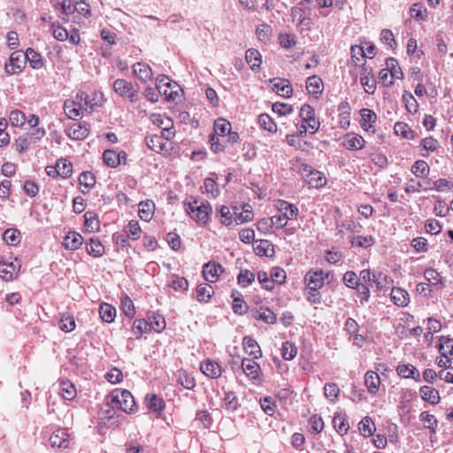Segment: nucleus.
I'll return each mask as SVG.
<instances>
[{
  "label": "nucleus",
  "instance_id": "nucleus-43",
  "mask_svg": "<svg viewBox=\"0 0 453 453\" xmlns=\"http://www.w3.org/2000/svg\"><path fill=\"white\" fill-rule=\"evenodd\" d=\"M254 250L258 256L270 257L274 252L273 245L267 240H261L258 244L254 247Z\"/></svg>",
  "mask_w": 453,
  "mask_h": 453
},
{
  "label": "nucleus",
  "instance_id": "nucleus-56",
  "mask_svg": "<svg viewBox=\"0 0 453 453\" xmlns=\"http://www.w3.org/2000/svg\"><path fill=\"white\" fill-rule=\"evenodd\" d=\"M174 290L186 291L188 288V282L184 277H180L176 274L172 275L170 285Z\"/></svg>",
  "mask_w": 453,
  "mask_h": 453
},
{
  "label": "nucleus",
  "instance_id": "nucleus-53",
  "mask_svg": "<svg viewBox=\"0 0 453 453\" xmlns=\"http://www.w3.org/2000/svg\"><path fill=\"white\" fill-rule=\"evenodd\" d=\"M297 354V348L295 344L286 342L281 348V356L285 360H292Z\"/></svg>",
  "mask_w": 453,
  "mask_h": 453
},
{
  "label": "nucleus",
  "instance_id": "nucleus-23",
  "mask_svg": "<svg viewBox=\"0 0 453 453\" xmlns=\"http://www.w3.org/2000/svg\"><path fill=\"white\" fill-rule=\"evenodd\" d=\"M195 214H192L191 218L196 222L205 224L208 220L209 214L211 212V207L209 203H201L199 207H196Z\"/></svg>",
  "mask_w": 453,
  "mask_h": 453
},
{
  "label": "nucleus",
  "instance_id": "nucleus-6",
  "mask_svg": "<svg viewBox=\"0 0 453 453\" xmlns=\"http://www.w3.org/2000/svg\"><path fill=\"white\" fill-rule=\"evenodd\" d=\"M25 60V54L19 51L13 52L9 58V64L5 65V72L9 74L20 73L24 67Z\"/></svg>",
  "mask_w": 453,
  "mask_h": 453
},
{
  "label": "nucleus",
  "instance_id": "nucleus-37",
  "mask_svg": "<svg viewBox=\"0 0 453 453\" xmlns=\"http://www.w3.org/2000/svg\"><path fill=\"white\" fill-rule=\"evenodd\" d=\"M58 175L62 178H68L73 173V165L65 158H60L56 163Z\"/></svg>",
  "mask_w": 453,
  "mask_h": 453
},
{
  "label": "nucleus",
  "instance_id": "nucleus-38",
  "mask_svg": "<svg viewBox=\"0 0 453 453\" xmlns=\"http://www.w3.org/2000/svg\"><path fill=\"white\" fill-rule=\"evenodd\" d=\"M253 219V211L252 207L249 203H245L242 206V211L237 213L234 211V221L237 224H242L245 222H249Z\"/></svg>",
  "mask_w": 453,
  "mask_h": 453
},
{
  "label": "nucleus",
  "instance_id": "nucleus-52",
  "mask_svg": "<svg viewBox=\"0 0 453 453\" xmlns=\"http://www.w3.org/2000/svg\"><path fill=\"white\" fill-rule=\"evenodd\" d=\"M178 382L187 389H192L196 386L194 377L185 371L179 372Z\"/></svg>",
  "mask_w": 453,
  "mask_h": 453
},
{
  "label": "nucleus",
  "instance_id": "nucleus-31",
  "mask_svg": "<svg viewBox=\"0 0 453 453\" xmlns=\"http://www.w3.org/2000/svg\"><path fill=\"white\" fill-rule=\"evenodd\" d=\"M387 68L388 69L390 73V76L392 80L397 79V80H403L404 75L403 73L397 62V60L394 58H389L386 61Z\"/></svg>",
  "mask_w": 453,
  "mask_h": 453
},
{
  "label": "nucleus",
  "instance_id": "nucleus-15",
  "mask_svg": "<svg viewBox=\"0 0 453 453\" xmlns=\"http://www.w3.org/2000/svg\"><path fill=\"white\" fill-rule=\"evenodd\" d=\"M278 210L280 213L282 214L283 219H296L298 215V209L297 207L293 204L289 203L287 201L280 200L278 202Z\"/></svg>",
  "mask_w": 453,
  "mask_h": 453
},
{
  "label": "nucleus",
  "instance_id": "nucleus-11",
  "mask_svg": "<svg viewBox=\"0 0 453 453\" xmlns=\"http://www.w3.org/2000/svg\"><path fill=\"white\" fill-rule=\"evenodd\" d=\"M133 73L143 83L152 81V69L150 66L143 62H137L133 65Z\"/></svg>",
  "mask_w": 453,
  "mask_h": 453
},
{
  "label": "nucleus",
  "instance_id": "nucleus-25",
  "mask_svg": "<svg viewBox=\"0 0 453 453\" xmlns=\"http://www.w3.org/2000/svg\"><path fill=\"white\" fill-rule=\"evenodd\" d=\"M25 58L29 62L34 69H40L43 66V59L40 53L32 48H27L25 52Z\"/></svg>",
  "mask_w": 453,
  "mask_h": 453
},
{
  "label": "nucleus",
  "instance_id": "nucleus-50",
  "mask_svg": "<svg viewBox=\"0 0 453 453\" xmlns=\"http://www.w3.org/2000/svg\"><path fill=\"white\" fill-rule=\"evenodd\" d=\"M59 328L64 331L70 333L75 328V320L73 316L64 314L59 320Z\"/></svg>",
  "mask_w": 453,
  "mask_h": 453
},
{
  "label": "nucleus",
  "instance_id": "nucleus-55",
  "mask_svg": "<svg viewBox=\"0 0 453 453\" xmlns=\"http://www.w3.org/2000/svg\"><path fill=\"white\" fill-rule=\"evenodd\" d=\"M32 142V136L27 134L19 137L14 143L15 149L19 153L26 151Z\"/></svg>",
  "mask_w": 453,
  "mask_h": 453
},
{
  "label": "nucleus",
  "instance_id": "nucleus-57",
  "mask_svg": "<svg viewBox=\"0 0 453 453\" xmlns=\"http://www.w3.org/2000/svg\"><path fill=\"white\" fill-rule=\"evenodd\" d=\"M9 119L13 127H22L27 120L25 114L19 110L12 111Z\"/></svg>",
  "mask_w": 453,
  "mask_h": 453
},
{
  "label": "nucleus",
  "instance_id": "nucleus-1",
  "mask_svg": "<svg viewBox=\"0 0 453 453\" xmlns=\"http://www.w3.org/2000/svg\"><path fill=\"white\" fill-rule=\"evenodd\" d=\"M106 403L110 409L106 411L105 418H107L109 422L114 418V413L111 414V411H114L115 409L120 410L126 413H131L135 411L136 407L134 396L130 391L127 389H114L107 395Z\"/></svg>",
  "mask_w": 453,
  "mask_h": 453
},
{
  "label": "nucleus",
  "instance_id": "nucleus-41",
  "mask_svg": "<svg viewBox=\"0 0 453 453\" xmlns=\"http://www.w3.org/2000/svg\"><path fill=\"white\" fill-rule=\"evenodd\" d=\"M3 240L8 245H17L20 242V232L16 228L6 229L3 234Z\"/></svg>",
  "mask_w": 453,
  "mask_h": 453
},
{
  "label": "nucleus",
  "instance_id": "nucleus-27",
  "mask_svg": "<svg viewBox=\"0 0 453 453\" xmlns=\"http://www.w3.org/2000/svg\"><path fill=\"white\" fill-rule=\"evenodd\" d=\"M64 109L69 119H75L77 117L81 116L82 105L74 100H66L64 104Z\"/></svg>",
  "mask_w": 453,
  "mask_h": 453
},
{
  "label": "nucleus",
  "instance_id": "nucleus-18",
  "mask_svg": "<svg viewBox=\"0 0 453 453\" xmlns=\"http://www.w3.org/2000/svg\"><path fill=\"white\" fill-rule=\"evenodd\" d=\"M419 394L425 402L433 405L437 404L441 399L439 391L430 386H422L419 388Z\"/></svg>",
  "mask_w": 453,
  "mask_h": 453
},
{
  "label": "nucleus",
  "instance_id": "nucleus-34",
  "mask_svg": "<svg viewBox=\"0 0 453 453\" xmlns=\"http://www.w3.org/2000/svg\"><path fill=\"white\" fill-rule=\"evenodd\" d=\"M99 313L103 321L111 323L115 319L116 309L109 303H103L100 305Z\"/></svg>",
  "mask_w": 453,
  "mask_h": 453
},
{
  "label": "nucleus",
  "instance_id": "nucleus-28",
  "mask_svg": "<svg viewBox=\"0 0 453 453\" xmlns=\"http://www.w3.org/2000/svg\"><path fill=\"white\" fill-rule=\"evenodd\" d=\"M253 317L256 319L263 320L268 324H274L276 322V315L268 308L260 307L258 310L253 311Z\"/></svg>",
  "mask_w": 453,
  "mask_h": 453
},
{
  "label": "nucleus",
  "instance_id": "nucleus-17",
  "mask_svg": "<svg viewBox=\"0 0 453 453\" xmlns=\"http://www.w3.org/2000/svg\"><path fill=\"white\" fill-rule=\"evenodd\" d=\"M396 372L400 377L404 379L411 378L417 382L421 380L419 372L414 365L411 364L399 365L396 368Z\"/></svg>",
  "mask_w": 453,
  "mask_h": 453
},
{
  "label": "nucleus",
  "instance_id": "nucleus-9",
  "mask_svg": "<svg viewBox=\"0 0 453 453\" xmlns=\"http://www.w3.org/2000/svg\"><path fill=\"white\" fill-rule=\"evenodd\" d=\"M222 273H224L223 266L215 262H208L203 267V275L205 280L210 282L217 281Z\"/></svg>",
  "mask_w": 453,
  "mask_h": 453
},
{
  "label": "nucleus",
  "instance_id": "nucleus-45",
  "mask_svg": "<svg viewBox=\"0 0 453 453\" xmlns=\"http://www.w3.org/2000/svg\"><path fill=\"white\" fill-rule=\"evenodd\" d=\"M147 406L150 411L155 412L161 411L165 408V402L163 398L157 396V395H151L150 396H147Z\"/></svg>",
  "mask_w": 453,
  "mask_h": 453
},
{
  "label": "nucleus",
  "instance_id": "nucleus-64",
  "mask_svg": "<svg viewBox=\"0 0 453 453\" xmlns=\"http://www.w3.org/2000/svg\"><path fill=\"white\" fill-rule=\"evenodd\" d=\"M424 277L426 278V280L427 281H429L430 283H432L434 285H437V284H441V286L443 285L441 277L440 276L439 273L433 268L426 269L424 272Z\"/></svg>",
  "mask_w": 453,
  "mask_h": 453
},
{
  "label": "nucleus",
  "instance_id": "nucleus-32",
  "mask_svg": "<svg viewBox=\"0 0 453 453\" xmlns=\"http://www.w3.org/2000/svg\"><path fill=\"white\" fill-rule=\"evenodd\" d=\"M86 248L88 253L95 257H101L104 252V247L97 238H91L89 242L86 243Z\"/></svg>",
  "mask_w": 453,
  "mask_h": 453
},
{
  "label": "nucleus",
  "instance_id": "nucleus-3",
  "mask_svg": "<svg viewBox=\"0 0 453 453\" xmlns=\"http://www.w3.org/2000/svg\"><path fill=\"white\" fill-rule=\"evenodd\" d=\"M326 278H328V273L325 277L322 270H311L305 274L304 281L308 289L318 291L324 286Z\"/></svg>",
  "mask_w": 453,
  "mask_h": 453
},
{
  "label": "nucleus",
  "instance_id": "nucleus-7",
  "mask_svg": "<svg viewBox=\"0 0 453 453\" xmlns=\"http://www.w3.org/2000/svg\"><path fill=\"white\" fill-rule=\"evenodd\" d=\"M365 139L355 133H348L342 139V146L349 150H358L365 147Z\"/></svg>",
  "mask_w": 453,
  "mask_h": 453
},
{
  "label": "nucleus",
  "instance_id": "nucleus-13",
  "mask_svg": "<svg viewBox=\"0 0 453 453\" xmlns=\"http://www.w3.org/2000/svg\"><path fill=\"white\" fill-rule=\"evenodd\" d=\"M201 372L211 379H217L221 375L222 370L220 365L213 360L207 359L201 363Z\"/></svg>",
  "mask_w": 453,
  "mask_h": 453
},
{
  "label": "nucleus",
  "instance_id": "nucleus-10",
  "mask_svg": "<svg viewBox=\"0 0 453 453\" xmlns=\"http://www.w3.org/2000/svg\"><path fill=\"white\" fill-rule=\"evenodd\" d=\"M89 134L88 125L87 123H73L66 130V134L73 140H83Z\"/></svg>",
  "mask_w": 453,
  "mask_h": 453
},
{
  "label": "nucleus",
  "instance_id": "nucleus-48",
  "mask_svg": "<svg viewBox=\"0 0 453 453\" xmlns=\"http://www.w3.org/2000/svg\"><path fill=\"white\" fill-rule=\"evenodd\" d=\"M411 172L417 177H424L429 173V166L424 160H418L411 167Z\"/></svg>",
  "mask_w": 453,
  "mask_h": 453
},
{
  "label": "nucleus",
  "instance_id": "nucleus-12",
  "mask_svg": "<svg viewBox=\"0 0 453 453\" xmlns=\"http://www.w3.org/2000/svg\"><path fill=\"white\" fill-rule=\"evenodd\" d=\"M361 121L360 125L362 128L367 132H375L373 124L377 119L375 112L370 109H362L360 111Z\"/></svg>",
  "mask_w": 453,
  "mask_h": 453
},
{
  "label": "nucleus",
  "instance_id": "nucleus-39",
  "mask_svg": "<svg viewBox=\"0 0 453 453\" xmlns=\"http://www.w3.org/2000/svg\"><path fill=\"white\" fill-rule=\"evenodd\" d=\"M75 386L69 380L61 381L60 383V394L65 400H73L76 396Z\"/></svg>",
  "mask_w": 453,
  "mask_h": 453
},
{
  "label": "nucleus",
  "instance_id": "nucleus-22",
  "mask_svg": "<svg viewBox=\"0 0 453 453\" xmlns=\"http://www.w3.org/2000/svg\"><path fill=\"white\" fill-rule=\"evenodd\" d=\"M82 242L83 238L80 234L71 232L65 237L63 245L67 250H75L81 247Z\"/></svg>",
  "mask_w": 453,
  "mask_h": 453
},
{
  "label": "nucleus",
  "instance_id": "nucleus-60",
  "mask_svg": "<svg viewBox=\"0 0 453 453\" xmlns=\"http://www.w3.org/2000/svg\"><path fill=\"white\" fill-rule=\"evenodd\" d=\"M340 393V389L335 383H326L324 387L325 396L330 400L334 401Z\"/></svg>",
  "mask_w": 453,
  "mask_h": 453
},
{
  "label": "nucleus",
  "instance_id": "nucleus-21",
  "mask_svg": "<svg viewBox=\"0 0 453 453\" xmlns=\"http://www.w3.org/2000/svg\"><path fill=\"white\" fill-rule=\"evenodd\" d=\"M365 384L369 393L376 394L380 384V376L373 371H368L365 375Z\"/></svg>",
  "mask_w": 453,
  "mask_h": 453
},
{
  "label": "nucleus",
  "instance_id": "nucleus-61",
  "mask_svg": "<svg viewBox=\"0 0 453 453\" xmlns=\"http://www.w3.org/2000/svg\"><path fill=\"white\" fill-rule=\"evenodd\" d=\"M257 280L262 284L263 288L266 290H273L274 288V283L271 276L264 271L257 273Z\"/></svg>",
  "mask_w": 453,
  "mask_h": 453
},
{
  "label": "nucleus",
  "instance_id": "nucleus-2",
  "mask_svg": "<svg viewBox=\"0 0 453 453\" xmlns=\"http://www.w3.org/2000/svg\"><path fill=\"white\" fill-rule=\"evenodd\" d=\"M113 89L119 96L128 99L131 103H135L139 99L138 89L127 80L117 79L113 82Z\"/></svg>",
  "mask_w": 453,
  "mask_h": 453
},
{
  "label": "nucleus",
  "instance_id": "nucleus-58",
  "mask_svg": "<svg viewBox=\"0 0 453 453\" xmlns=\"http://www.w3.org/2000/svg\"><path fill=\"white\" fill-rule=\"evenodd\" d=\"M125 232L133 240L139 239L141 233L139 222L136 220H130L125 228Z\"/></svg>",
  "mask_w": 453,
  "mask_h": 453
},
{
  "label": "nucleus",
  "instance_id": "nucleus-51",
  "mask_svg": "<svg viewBox=\"0 0 453 453\" xmlns=\"http://www.w3.org/2000/svg\"><path fill=\"white\" fill-rule=\"evenodd\" d=\"M150 322L149 325L150 326V331L154 330L156 332H161L165 327V319L159 315V314H153L151 317L149 318Z\"/></svg>",
  "mask_w": 453,
  "mask_h": 453
},
{
  "label": "nucleus",
  "instance_id": "nucleus-8",
  "mask_svg": "<svg viewBox=\"0 0 453 453\" xmlns=\"http://www.w3.org/2000/svg\"><path fill=\"white\" fill-rule=\"evenodd\" d=\"M242 368L244 373L255 383L260 381V366L253 359L244 358L242 360Z\"/></svg>",
  "mask_w": 453,
  "mask_h": 453
},
{
  "label": "nucleus",
  "instance_id": "nucleus-26",
  "mask_svg": "<svg viewBox=\"0 0 453 453\" xmlns=\"http://www.w3.org/2000/svg\"><path fill=\"white\" fill-rule=\"evenodd\" d=\"M322 80L316 75L311 76L306 81V88L308 92L315 97L322 93Z\"/></svg>",
  "mask_w": 453,
  "mask_h": 453
},
{
  "label": "nucleus",
  "instance_id": "nucleus-14",
  "mask_svg": "<svg viewBox=\"0 0 453 453\" xmlns=\"http://www.w3.org/2000/svg\"><path fill=\"white\" fill-rule=\"evenodd\" d=\"M273 83V91L284 97H290L293 92L291 83L288 80L274 78L271 81Z\"/></svg>",
  "mask_w": 453,
  "mask_h": 453
},
{
  "label": "nucleus",
  "instance_id": "nucleus-4",
  "mask_svg": "<svg viewBox=\"0 0 453 453\" xmlns=\"http://www.w3.org/2000/svg\"><path fill=\"white\" fill-rule=\"evenodd\" d=\"M71 438L65 428H58L50 437V443L52 448L66 449L70 446Z\"/></svg>",
  "mask_w": 453,
  "mask_h": 453
},
{
  "label": "nucleus",
  "instance_id": "nucleus-47",
  "mask_svg": "<svg viewBox=\"0 0 453 453\" xmlns=\"http://www.w3.org/2000/svg\"><path fill=\"white\" fill-rule=\"evenodd\" d=\"M259 125L271 133H276L277 126L273 119L268 114H260L258 117Z\"/></svg>",
  "mask_w": 453,
  "mask_h": 453
},
{
  "label": "nucleus",
  "instance_id": "nucleus-49",
  "mask_svg": "<svg viewBox=\"0 0 453 453\" xmlns=\"http://www.w3.org/2000/svg\"><path fill=\"white\" fill-rule=\"evenodd\" d=\"M85 226L89 228L92 232L98 231L100 228L99 220L97 215L93 211H87L84 215Z\"/></svg>",
  "mask_w": 453,
  "mask_h": 453
},
{
  "label": "nucleus",
  "instance_id": "nucleus-29",
  "mask_svg": "<svg viewBox=\"0 0 453 453\" xmlns=\"http://www.w3.org/2000/svg\"><path fill=\"white\" fill-rule=\"evenodd\" d=\"M246 61L250 65L251 70H256L260 67L262 63V56L260 52L256 49H249L246 51Z\"/></svg>",
  "mask_w": 453,
  "mask_h": 453
},
{
  "label": "nucleus",
  "instance_id": "nucleus-20",
  "mask_svg": "<svg viewBox=\"0 0 453 453\" xmlns=\"http://www.w3.org/2000/svg\"><path fill=\"white\" fill-rule=\"evenodd\" d=\"M146 145L153 151L160 153L165 149L166 142L164 137L157 134H150L145 137Z\"/></svg>",
  "mask_w": 453,
  "mask_h": 453
},
{
  "label": "nucleus",
  "instance_id": "nucleus-46",
  "mask_svg": "<svg viewBox=\"0 0 453 453\" xmlns=\"http://www.w3.org/2000/svg\"><path fill=\"white\" fill-rule=\"evenodd\" d=\"M420 420L424 423L426 428L429 429L432 433H435L437 429V420L432 414L423 411L419 416Z\"/></svg>",
  "mask_w": 453,
  "mask_h": 453
},
{
  "label": "nucleus",
  "instance_id": "nucleus-59",
  "mask_svg": "<svg viewBox=\"0 0 453 453\" xmlns=\"http://www.w3.org/2000/svg\"><path fill=\"white\" fill-rule=\"evenodd\" d=\"M237 280L242 287H248L255 280V273L249 270H242L237 277Z\"/></svg>",
  "mask_w": 453,
  "mask_h": 453
},
{
  "label": "nucleus",
  "instance_id": "nucleus-62",
  "mask_svg": "<svg viewBox=\"0 0 453 453\" xmlns=\"http://www.w3.org/2000/svg\"><path fill=\"white\" fill-rule=\"evenodd\" d=\"M52 35L58 41L64 42L68 39V32L65 28L57 23L51 24Z\"/></svg>",
  "mask_w": 453,
  "mask_h": 453
},
{
  "label": "nucleus",
  "instance_id": "nucleus-42",
  "mask_svg": "<svg viewBox=\"0 0 453 453\" xmlns=\"http://www.w3.org/2000/svg\"><path fill=\"white\" fill-rule=\"evenodd\" d=\"M103 160L109 167L115 168L120 165L119 155L113 150H106L103 154Z\"/></svg>",
  "mask_w": 453,
  "mask_h": 453
},
{
  "label": "nucleus",
  "instance_id": "nucleus-30",
  "mask_svg": "<svg viewBox=\"0 0 453 453\" xmlns=\"http://www.w3.org/2000/svg\"><path fill=\"white\" fill-rule=\"evenodd\" d=\"M16 273V265L12 262H0V277L4 280H12Z\"/></svg>",
  "mask_w": 453,
  "mask_h": 453
},
{
  "label": "nucleus",
  "instance_id": "nucleus-54",
  "mask_svg": "<svg viewBox=\"0 0 453 453\" xmlns=\"http://www.w3.org/2000/svg\"><path fill=\"white\" fill-rule=\"evenodd\" d=\"M121 310L123 313L130 319L134 316V305L128 296H125L124 297L121 298Z\"/></svg>",
  "mask_w": 453,
  "mask_h": 453
},
{
  "label": "nucleus",
  "instance_id": "nucleus-44",
  "mask_svg": "<svg viewBox=\"0 0 453 453\" xmlns=\"http://www.w3.org/2000/svg\"><path fill=\"white\" fill-rule=\"evenodd\" d=\"M350 242L352 246H357L361 248H368L374 244L375 240L372 235L367 236H352L350 238Z\"/></svg>",
  "mask_w": 453,
  "mask_h": 453
},
{
  "label": "nucleus",
  "instance_id": "nucleus-24",
  "mask_svg": "<svg viewBox=\"0 0 453 453\" xmlns=\"http://www.w3.org/2000/svg\"><path fill=\"white\" fill-rule=\"evenodd\" d=\"M214 293L213 288L208 283H202L196 287V298L198 302H208L212 294Z\"/></svg>",
  "mask_w": 453,
  "mask_h": 453
},
{
  "label": "nucleus",
  "instance_id": "nucleus-33",
  "mask_svg": "<svg viewBox=\"0 0 453 453\" xmlns=\"http://www.w3.org/2000/svg\"><path fill=\"white\" fill-rule=\"evenodd\" d=\"M79 182L81 186H83L85 189H81L83 194H87L96 183V177L91 172H83L79 177Z\"/></svg>",
  "mask_w": 453,
  "mask_h": 453
},
{
  "label": "nucleus",
  "instance_id": "nucleus-35",
  "mask_svg": "<svg viewBox=\"0 0 453 453\" xmlns=\"http://www.w3.org/2000/svg\"><path fill=\"white\" fill-rule=\"evenodd\" d=\"M50 3L55 10H60L61 14L59 15V18L64 21H68V15L73 12L72 11V5L66 4L65 1H59V0H50Z\"/></svg>",
  "mask_w": 453,
  "mask_h": 453
},
{
  "label": "nucleus",
  "instance_id": "nucleus-16",
  "mask_svg": "<svg viewBox=\"0 0 453 453\" xmlns=\"http://www.w3.org/2000/svg\"><path fill=\"white\" fill-rule=\"evenodd\" d=\"M242 345L246 353L251 356L254 359L262 357L261 349L255 339L250 336H245L242 340Z\"/></svg>",
  "mask_w": 453,
  "mask_h": 453
},
{
  "label": "nucleus",
  "instance_id": "nucleus-19",
  "mask_svg": "<svg viewBox=\"0 0 453 453\" xmlns=\"http://www.w3.org/2000/svg\"><path fill=\"white\" fill-rule=\"evenodd\" d=\"M392 302L401 307L407 306L410 302L409 294L401 288H393L390 293Z\"/></svg>",
  "mask_w": 453,
  "mask_h": 453
},
{
  "label": "nucleus",
  "instance_id": "nucleus-36",
  "mask_svg": "<svg viewBox=\"0 0 453 453\" xmlns=\"http://www.w3.org/2000/svg\"><path fill=\"white\" fill-rule=\"evenodd\" d=\"M358 429L365 437H370L376 430L375 425L370 417H365L358 424Z\"/></svg>",
  "mask_w": 453,
  "mask_h": 453
},
{
  "label": "nucleus",
  "instance_id": "nucleus-5",
  "mask_svg": "<svg viewBox=\"0 0 453 453\" xmlns=\"http://www.w3.org/2000/svg\"><path fill=\"white\" fill-rule=\"evenodd\" d=\"M303 170L304 173H309L307 175V182L311 188H319L326 184V178L323 173L312 169L311 166L308 165H304Z\"/></svg>",
  "mask_w": 453,
  "mask_h": 453
},
{
  "label": "nucleus",
  "instance_id": "nucleus-63",
  "mask_svg": "<svg viewBox=\"0 0 453 453\" xmlns=\"http://www.w3.org/2000/svg\"><path fill=\"white\" fill-rule=\"evenodd\" d=\"M395 132L396 134L402 135L403 138L411 139L413 138V132L409 126L403 122H397L395 125Z\"/></svg>",
  "mask_w": 453,
  "mask_h": 453
},
{
  "label": "nucleus",
  "instance_id": "nucleus-40",
  "mask_svg": "<svg viewBox=\"0 0 453 453\" xmlns=\"http://www.w3.org/2000/svg\"><path fill=\"white\" fill-rule=\"evenodd\" d=\"M214 132L216 136H226L231 130V124L225 119H218L214 122Z\"/></svg>",
  "mask_w": 453,
  "mask_h": 453
}]
</instances>
